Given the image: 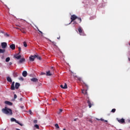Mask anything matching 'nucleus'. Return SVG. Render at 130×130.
I'll return each mask as SVG.
<instances>
[{
	"instance_id": "nucleus-1",
	"label": "nucleus",
	"mask_w": 130,
	"mask_h": 130,
	"mask_svg": "<svg viewBox=\"0 0 130 130\" xmlns=\"http://www.w3.org/2000/svg\"><path fill=\"white\" fill-rule=\"evenodd\" d=\"M2 112L5 114H8V115H13V111L12 109L8 108L7 107H5V108L2 109Z\"/></svg>"
},
{
	"instance_id": "nucleus-2",
	"label": "nucleus",
	"mask_w": 130,
	"mask_h": 130,
	"mask_svg": "<svg viewBox=\"0 0 130 130\" xmlns=\"http://www.w3.org/2000/svg\"><path fill=\"white\" fill-rule=\"evenodd\" d=\"M78 31L81 36H86V34H85V32H84V30H83V29H82V27H80L78 28Z\"/></svg>"
},
{
	"instance_id": "nucleus-3",
	"label": "nucleus",
	"mask_w": 130,
	"mask_h": 130,
	"mask_svg": "<svg viewBox=\"0 0 130 130\" xmlns=\"http://www.w3.org/2000/svg\"><path fill=\"white\" fill-rule=\"evenodd\" d=\"M76 19H78V17L75 15H72L71 17V23H72V22H74L75 20H76Z\"/></svg>"
},
{
	"instance_id": "nucleus-4",
	"label": "nucleus",
	"mask_w": 130,
	"mask_h": 130,
	"mask_svg": "<svg viewBox=\"0 0 130 130\" xmlns=\"http://www.w3.org/2000/svg\"><path fill=\"white\" fill-rule=\"evenodd\" d=\"M11 121H15L16 122V123H18V124H19V125H21V126H23L22 124L20 123V122H19L18 121H17V120H16V119L14 118H12L11 119Z\"/></svg>"
},
{
	"instance_id": "nucleus-5",
	"label": "nucleus",
	"mask_w": 130,
	"mask_h": 130,
	"mask_svg": "<svg viewBox=\"0 0 130 130\" xmlns=\"http://www.w3.org/2000/svg\"><path fill=\"white\" fill-rule=\"evenodd\" d=\"M117 120L119 122V123H124L125 122V121L124 120V119H119L117 118Z\"/></svg>"
},
{
	"instance_id": "nucleus-6",
	"label": "nucleus",
	"mask_w": 130,
	"mask_h": 130,
	"mask_svg": "<svg viewBox=\"0 0 130 130\" xmlns=\"http://www.w3.org/2000/svg\"><path fill=\"white\" fill-rule=\"evenodd\" d=\"M1 45H2V48L5 49V48H6L7 46H8V44H7V43L6 42H3L1 44Z\"/></svg>"
},
{
	"instance_id": "nucleus-7",
	"label": "nucleus",
	"mask_w": 130,
	"mask_h": 130,
	"mask_svg": "<svg viewBox=\"0 0 130 130\" xmlns=\"http://www.w3.org/2000/svg\"><path fill=\"white\" fill-rule=\"evenodd\" d=\"M35 55H30V56L29 57L30 61H34V60H35V58H36Z\"/></svg>"
},
{
	"instance_id": "nucleus-8",
	"label": "nucleus",
	"mask_w": 130,
	"mask_h": 130,
	"mask_svg": "<svg viewBox=\"0 0 130 130\" xmlns=\"http://www.w3.org/2000/svg\"><path fill=\"white\" fill-rule=\"evenodd\" d=\"M10 48L12 50H15V49H16V45H15V44H14L10 45Z\"/></svg>"
},
{
	"instance_id": "nucleus-9",
	"label": "nucleus",
	"mask_w": 130,
	"mask_h": 130,
	"mask_svg": "<svg viewBox=\"0 0 130 130\" xmlns=\"http://www.w3.org/2000/svg\"><path fill=\"white\" fill-rule=\"evenodd\" d=\"M30 81H31V82H33L34 83H37L38 82V79L33 78L30 79Z\"/></svg>"
},
{
	"instance_id": "nucleus-10",
	"label": "nucleus",
	"mask_w": 130,
	"mask_h": 130,
	"mask_svg": "<svg viewBox=\"0 0 130 130\" xmlns=\"http://www.w3.org/2000/svg\"><path fill=\"white\" fill-rule=\"evenodd\" d=\"M87 104L88 105L89 108H91V107H92V106L93 105V103H91V102H90V100H89L87 101Z\"/></svg>"
},
{
	"instance_id": "nucleus-11",
	"label": "nucleus",
	"mask_w": 130,
	"mask_h": 130,
	"mask_svg": "<svg viewBox=\"0 0 130 130\" xmlns=\"http://www.w3.org/2000/svg\"><path fill=\"white\" fill-rule=\"evenodd\" d=\"M14 57L16 58V59H20L21 57V56L18 54H17L14 55Z\"/></svg>"
},
{
	"instance_id": "nucleus-12",
	"label": "nucleus",
	"mask_w": 130,
	"mask_h": 130,
	"mask_svg": "<svg viewBox=\"0 0 130 130\" xmlns=\"http://www.w3.org/2000/svg\"><path fill=\"white\" fill-rule=\"evenodd\" d=\"M5 104H7V105H9V106H12L13 105V103L6 101L5 102Z\"/></svg>"
},
{
	"instance_id": "nucleus-13",
	"label": "nucleus",
	"mask_w": 130,
	"mask_h": 130,
	"mask_svg": "<svg viewBox=\"0 0 130 130\" xmlns=\"http://www.w3.org/2000/svg\"><path fill=\"white\" fill-rule=\"evenodd\" d=\"M60 87L62 89H68V85L67 84V83H64V86L62 85H60Z\"/></svg>"
},
{
	"instance_id": "nucleus-14",
	"label": "nucleus",
	"mask_w": 130,
	"mask_h": 130,
	"mask_svg": "<svg viewBox=\"0 0 130 130\" xmlns=\"http://www.w3.org/2000/svg\"><path fill=\"white\" fill-rule=\"evenodd\" d=\"M11 90H15V82H13L11 86Z\"/></svg>"
},
{
	"instance_id": "nucleus-15",
	"label": "nucleus",
	"mask_w": 130,
	"mask_h": 130,
	"mask_svg": "<svg viewBox=\"0 0 130 130\" xmlns=\"http://www.w3.org/2000/svg\"><path fill=\"white\" fill-rule=\"evenodd\" d=\"M20 86H21L20 83L16 82L15 83V89H19V87H20Z\"/></svg>"
},
{
	"instance_id": "nucleus-16",
	"label": "nucleus",
	"mask_w": 130,
	"mask_h": 130,
	"mask_svg": "<svg viewBox=\"0 0 130 130\" xmlns=\"http://www.w3.org/2000/svg\"><path fill=\"white\" fill-rule=\"evenodd\" d=\"M25 58H21L18 62V63H22V62H25Z\"/></svg>"
},
{
	"instance_id": "nucleus-17",
	"label": "nucleus",
	"mask_w": 130,
	"mask_h": 130,
	"mask_svg": "<svg viewBox=\"0 0 130 130\" xmlns=\"http://www.w3.org/2000/svg\"><path fill=\"white\" fill-rule=\"evenodd\" d=\"M27 71H23L22 72V76L23 77H27Z\"/></svg>"
},
{
	"instance_id": "nucleus-18",
	"label": "nucleus",
	"mask_w": 130,
	"mask_h": 130,
	"mask_svg": "<svg viewBox=\"0 0 130 130\" xmlns=\"http://www.w3.org/2000/svg\"><path fill=\"white\" fill-rule=\"evenodd\" d=\"M7 80L8 82H9V83H12V78H11V77H8L7 78Z\"/></svg>"
},
{
	"instance_id": "nucleus-19",
	"label": "nucleus",
	"mask_w": 130,
	"mask_h": 130,
	"mask_svg": "<svg viewBox=\"0 0 130 130\" xmlns=\"http://www.w3.org/2000/svg\"><path fill=\"white\" fill-rule=\"evenodd\" d=\"M82 93H83V94H84V95L87 94V90L83 89L82 90Z\"/></svg>"
},
{
	"instance_id": "nucleus-20",
	"label": "nucleus",
	"mask_w": 130,
	"mask_h": 130,
	"mask_svg": "<svg viewBox=\"0 0 130 130\" xmlns=\"http://www.w3.org/2000/svg\"><path fill=\"white\" fill-rule=\"evenodd\" d=\"M47 76H52V74L50 73V71H48L46 72Z\"/></svg>"
},
{
	"instance_id": "nucleus-21",
	"label": "nucleus",
	"mask_w": 130,
	"mask_h": 130,
	"mask_svg": "<svg viewBox=\"0 0 130 130\" xmlns=\"http://www.w3.org/2000/svg\"><path fill=\"white\" fill-rule=\"evenodd\" d=\"M6 50L0 49V53H5Z\"/></svg>"
},
{
	"instance_id": "nucleus-22",
	"label": "nucleus",
	"mask_w": 130,
	"mask_h": 130,
	"mask_svg": "<svg viewBox=\"0 0 130 130\" xmlns=\"http://www.w3.org/2000/svg\"><path fill=\"white\" fill-rule=\"evenodd\" d=\"M36 58H37V59H39V60H41V57L39 56V55H35Z\"/></svg>"
},
{
	"instance_id": "nucleus-23",
	"label": "nucleus",
	"mask_w": 130,
	"mask_h": 130,
	"mask_svg": "<svg viewBox=\"0 0 130 130\" xmlns=\"http://www.w3.org/2000/svg\"><path fill=\"white\" fill-rule=\"evenodd\" d=\"M13 76L15 78H17V77H18V73L15 72L13 73Z\"/></svg>"
},
{
	"instance_id": "nucleus-24",
	"label": "nucleus",
	"mask_w": 130,
	"mask_h": 130,
	"mask_svg": "<svg viewBox=\"0 0 130 130\" xmlns=\"http://www.w3.org/2000/svg\"><path fill=\"white\" fill-rule=\"evenodd\" d=\"M77 19H78V20L79 21V23H81L82 22V18H81L80 17H77Z\"/></svg>"
},
{
	"instance_id": "nucleus-25",
	"label": "nucleus",
	"mask_w": 130,
	"mask_h": 130,
	"mask_svg": "<svg viewBox=\"0 0 130 130\" xmlns=\"http://www.w3.org/2000/svg\"><path fill=\"white\" fill-rule=\"evenodd\" d=\"M10 57L6 58V62H9V61H10Z\"/></svg>"
},
{
	"instance_id": "nucleus-26",
	"label": "nucleus",
	"mask_w": 130,
	"mask_h": 130,
	"mask_svg": "<svg viewBox=\"0 0 130 130\" xmlns=\"http://www.w3.org/2000/svg\"><path fill=\"white\" fill-rule=\"evenodd\" d=\"M76 78H77L78 79V80L79 81H81L82 80V78L81 77H77V76H75Z\"/></svg>"
},
{
	"instance_id": "nucleus-27",
	"label": "nucleus",
	"mask_w": 130,
	"mask_h": 130,
	"mask_svg": "<svg viewBox=\"0 0 130 130\" xmlns=\"http://www.w3.org/2000/svg\"><path fill=\"white\" fill-rule=\"evenodd\" d=\"M62 112V109H59V111L58 112V114H60Z\"/></svg>"
},
{
	"instance_id": "nucleus-28",
	"label": "nucleus",
	"mask_w": 130,
	"mask_h": 130,
	"mask_svg": "<svg viewBox=\"0 0 130 130\" xmlns=\"http://www.w3.org/2000/svg\"><path fill=\"white\" fill-rule=\"evenodd\" d=\"M35 127L38 129H39V125H38V124H35Z\"/></svg>"
},
{
	"instance_id": "nucleus-29",
	"label": "nucleus",
	"mask_w": 130,
	"mask_h": 130,
	"mask_svg": "<svg viewBox=\"0 0 130 130\" xmlns=\"http://www.w3.org/2000/svg\"><path fill=\"white\" fill-rule=\"evenodd\" d=\"M23 45L24 47H27V43H26V42H23Z\"/></svg>"
},
{
	"instance_id": "nucleus-30",
	"label": "nucleus",
	"mask_w": 130,
	"mask_h": 130,
	"mask_svg": "<svg viewBox=\"0 0 130 130\" xmlns=\"http://www.w3.org/2000/svg\"><path fill=\"white\" fill-rule=\"evenodd\" d=\"M115 111H116V109H113L111 110V112H112L113 113H114V112H115Z\"/></svg>"
},
{
	"instance_id": "nucleus-31",
	"label": "nucleus",
	"mask_w": 130,
	"mask_h": 130,
	"mask_svg": "<svg viewBox=\"0 0 130 130\" xmlns=\"http://www.w3.org/2000/svg\"><path fill=\"white\" fill-rule=\"evenodd\" d=\"M5 36H6V37H10V34H8V33H6L5 34Z\"/></svg>"
},
{
	"instance_id": "nucleus-32",
	"label": "nucleus",
	"mask_w": 130,
	"mask_h": 130,
	"mask_svg": "<svg viewBox=\"0 0 130 130\" xmlns=\"http://www.w3.org/2000/svg\"><path fill=\"white\" fill-rule=\"evenodd\" d=\"M19 80H20V81H24V78H23V77H20Z\"/></svg>"
},
{
	"instance_id": "nucleus-33",
	"label": "nucleus",
	"mask_w": 130,
	"mask_h": 130,
	"mask_svg": "<svg viewBox=\"0 0 130 130\" xmlns=\"http://www.w3.org/2000/svg\"><path fill=\"white\" fill-rule=\"evenodd\" d=\"M55 127H56V128H59V126H58V124H55Z\"/></svg>"
},
{
	"instance_id": "nucleus-34",
	"label": "nucleus",
	"mask_w": 130,
	"mask_h": 130,
	"mask_svg": "<svg viewBox=\"0 0 130 130\" xmlns=\"http://www.w3.org/2000/svg\"><path fill=\"white\" fill-rule=\"evenodd\" d=\"M18 50H19V52H18V54H20V53H21V47H18Z\"/></svg>"
},
{
	"instance_id": "nucleus-35",
	"label": "nucleus",
	"mask_w": 130,
	"mask_h": 130,
	"mask_svg": "<svg viewBox=\"0 0 130 130\" xmlns=\"http://www.w3.org/2000/svg\"><path fill=\"white\" fill-rule=\"evenodd\" d=\"M96 120H101L102 121H104V119H102V118H101L100 119H98V118H96Z\"/></svg>"
},
{
	"instance_id": "nucleus-36",
	"label": "nucleus",
	"mask_w": 130,
	"mask_h": 130,
	"mask_svg": "<svg viewBox=\"0 0 130 130\" xmlns=\"http://www.w3.org/2000/svg\"><path fill=\"white\" fill-rule=\"evenodd\" d=\"M29 114H31V115L33 114V112H32V111L29 110Z\"/></svg>"
},
{
	"instance_id": "nucleus-37",
	"label": "nucleus",
	"mask_w": 130,
	"mask_h": 130,
	"mask_svg": "<svg viewBox=\"0 0 130 130\" xmlns=\"http://www.w3.org/2000/svg\"><path fill=\"white\" fill-rule=\"evenodd\" d=\"M14 99H17V94H14Z\"/></svg>"
},
{
	"instance_id": "nucleus-38",
	"label": "nucleus",
	"mask_w": 130,
	"mask_h": 130,
	"mask_svg": "<svg viewBox=\"0 0 130 130\" xmlns=\"http://www.w3.org/2000/svg\"><path fill=\"white\" fill-rule=\"evenodd\" d=\"M41 75H46V74H45V73H44V72H42V73H41Z\"/></svg>"
},
{
	"instance_id": "nucleus-39",
	"label": "nucleus",
	"mask_w": 130,
	"mask_h": 130,
	"mask_svg": "<svg viewBox=\"0 0 130 130\" xmlns=\"http://www.w3.org/2000/svg\"><path fill=\"white\" fill-rule=\"evenodd\" d=\"M34 122L35 123H37V120H34Z\"/></svg>"
},
{
	"instance_id": "nucleus-40",
	"label": "nucleus",
	"mask_w": 130,
	"mask_h": 130,
	"mask_svg": "<svg viewBox=\"0 0 130 130\" xmlns=\"http://www.w3.org/2000/svg\"><path fill=\"white\" fill-rule=\"evenodd\" d=\"M0 33H2L3 34H5V32H4V31H3V30H1V31H0Z\"/></svg>"
},
{
	"instance_id": "nucleus-41",
	"label": "nucleus",
	"mask_w": 130,
	"mask_h": 130,
	"mask_svg": "<svg viewBox=\"0 0 130 130\" xmlns=\"http://www.w3.org/2000/svg\"><path fill=\"white\" fill-rule=\"evenodd\" d=\"M38 31H39V32H40L41 33V34H43L42 31H40V30H39V29L38 28Z\"/></svg>"
},
{
	"instance_id": "nucleus-42",
	"label": "nucleus",
	"mask_w": 130,
	"mask_h": 130,
	"mask_svg": "<svg viewBox=\"0 0 130 130\" xmlns=\"http://www.w3.org/2000/svg\"><path fill=\"white\" fill-rule=\"evenodd\" d=\"M19 100H20V101H21V102L23 101V98H21Z\"/></svg>"
},
{
	"instance_id": "nucleus-43",
	"label": "nucleus",
	"mask_w": 130,
	"mask_h": 130,
	"mask_svg": "<svg viewBox=\"0 0 130 130\" xmlns=\"http://www.w3.org/2000/svg\"><path fill=\"white\" fill-rule=\"evenodd\" d=\"M84 85H85V86H86V88H88V85L87 84H86V83H84Z\"/></svg>"
},
{
	"instance_id": "nucleus-44",
	"label": "nucleus",
	"mask_w": 130,
	"mask_h": 130,
	"mask_svg": "<svg viewBox=\"0 0 130 130\" xmlns=\"http://www.w3.org/2000/svg\"><path fill=\"white\" fill-rule=\"evenodd\" d=\"M20 108H21V109H24V106H20Z\"/></svg>"
},
{
	"instance_id": "nucleus-45",
	"label": "nucleus",
	"mask_w": 130,
	"mask_h": 130,
	"mask_svg": "<svg viewBox=\"0 0 130 130\" xmlns=\"http://www.w3.org/2000/svg\"><path fill=\"white\" fill-rule=\"evenodd\" d=\"M12 62H9V66H12Z\"/></svg>"
},
{
	"instance_id": "nucleus-46",
	"label": "nucleus",
	"mask_w": 130,
	"mask_h": 130,
	"mask_svg": "<svg viewBox=\"0 0 130 130\" xmlns=\"http://www.w3.org/2000/svg\"><path fill=\"white\" fill-rule=\"evenodd\" d=\"M74 24H78V23H77V22H76V21H74Z\"/></svg>"
},
{
	"instance_id": "nucleus-47",
	"label": "nucleus",
	"mask_w": 130,
	"mask_h": 130,
	"mask_svg": "<svg viewBox=\"0 0 130 130\" xmlns=\"http://www.w3.org/2000/svg\"><path fill=\"white\" fill-rule=\"evenodd\" d=\"M60 39V36H59V37L57 38V39Z\"/></svg>"
},
{
	"instance_id": "nucleus-48",
	"label": "nucleus",
	"mask_w": 130,
	"mask_h": 130,
	"mask_svg": "<svg viewBox=\"0 0 130 130\" xmlns=\"http://www.w3.org/2000/svg\"><path fill=\"white\" fill-rule=\"evenodd\" d=\"M55 100H56V99H53V101H55Z\"/></svg>"
},
{
	"instance_id": "nucleus-49",
	"label": "nucleus",
	"mask_w": 130,
	"mask_h": 130,
	"mask_svg": "<svg viewBox=\"0 0 130 130\" xmlns=\"http://www.w3.org/2000/svg\"><path fill=\"white\" fill-rule=\"evenodd\" d=\"M105 122H107V120H104V121Z\"/></svg>"
},
{
	"instance_id": "nucleus-50",
	"label": "nucleus",
	"mask_w": 130,
	"mask_h": 130,
	"mask_svg": "<svg viewBox=\"0 0 130 130\" xmlns=\"http://www.w3.org/2000/svg\"><path fill=\"white\" fill-rule=\"evenodd\" d=\"M77 120V119H74V121H76Z\"/></svg>"
},
{
	"instance_id": "nucleus-51",
	"label": "nucleus",
	"mask_w": 130,
	"mask_h": 130,
	"mask_svg": "<svg viewBox=\"0 0 130 130\" xmlns=\"http://www.w3.org/2000/svg\"><path fill=\"white\" fill-rule=\"evenodd\" d=\"M63 130H66V128H63Z\"/></svg>"
},
{
	"instance_id": "nucleus-52",
	"label": "nucleus",
	"mask_w": 130,
	"mask_h": 130,
	"mask_svg": "<svg viewBox=\"0 0 130 130\" xmlns=\"http://www.w3.org/2000/svg\"><path fill=\"white\" fill-rule=\"evenodd\" d=\"M23 33H25V32L24 31H23Z\"/></svg>"
},
{
	"instance_id": "nucleus-53",
	"label": "nucleus",
	"mask_w": 130,
	"mask_h": 130,
	"mask_svg": "<svg viewBox=\"0 0 130 130\" xmlns=\"http://www.w3.org/2000/svg\"><path fill=\"white\" fill-rule=\"evenodd\" d=\"M51 69H53V67H52Z\"/></svg>"
},
{
	"instance_id": "nucleus-54",
	"label": "nucleus",
	"mask_w": 130,
	"mask_h": 130,
	"mask_svg": "<svg viewBox=\"0 0 130 130\" xmlns=\"http://www.w3.org/2000/svg\"><path fill=\"white\" fill-rule=\"evenodd\" d=\"M129 60V58H128Z\"/></svg>"
}]
</instances>
